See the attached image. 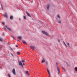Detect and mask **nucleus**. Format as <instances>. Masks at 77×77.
I'll return each mask as SVG.
<instances>
[{
  "mask_svg": "<svg viewBox=\"0 0 77 77\" xmlns=\"http://www.w3.org/2000/svg\"><path fill=\"white\" fill-rule=\"evenodd\" d=\"M42 32L43 33V34H44V35H47L48 36V33L47 32H45L44 31H42Z\"/></svg>",
  "mask_w": 77,
  "mask_h": 77,
  "instance_id": "f257e3e1",
  "label": "nucleus"
},
{
  "mask_svg": "<svg viewBox=\"0 0 77 77\" xmlns=\"http://www.w3.org/2000/svg\"><path fill=\"white\" fill-rule=\"evenodd\" d=\"M12 72L14 75H15L16 74V73L15 72V69H13Z\"/></svg>",
  "mask_w": 77,
  "mask_h": 77,
  "instance_id": "f03ea898",
  "label": "nucleus"
},
{
  "mask_svg": "<svg viewBox=\"0 0 77 77\" xmlns=\"http://www.w3.org/2000/svg\"><path fill=\"white\" fill-rule=\"evenodd\" d=\"M57 69L58 70V74H60V70L59 67H57Z\"/></svg>",
  "mask_w": 77,
  "mask_h": 77,
  "instance_id": "7ed1b4c3",
  "label": "nucleus"
},
{
  "mask_svg": "<svg viewBox=\"0 0 77 77\" xmlns=\"http://www.w3.org/2000/svg\"><path fill=\"white\" fill-rule=\"evenodd\" d=\"M19 65L22 66L23 67V64L22 63L21 61H19Z\"/></svg>",
  "mask_w": 77,
  "mask_h": 77,
  "instance_id": "20e7f679",
  "label": "nucleus"
},
{
  "mask_svg": "<svg viewBox=\"0 0 77 77\" xmlns=\"http://www.w3.org/2000/svg\"><path fill=\"white\" fill-rule=\"evenodd\" d=\"M3 16L5 17H6V18H8V14L6 13H5V15L3 14Z\"/></svg>",
  "mask_w": 77,
  "mask_h": 77,
  "instance_id": "39448f33",
  "label": "nucleus"
},
{
  "mask_svg": "<svg viewBox=\"0 0 77 77\" xmlns=\"http://www.w3.org/2000/svg\"><path fill=\"white\" fill-rule=\"evenodd\" d=\"M13 18H14V17L12 16H11L10 17V19L11 20H13Z\"/></svg>",
  "mask_w": 77,
  "mask_h": 77,
  "instance_id": "423d86ee",
  "label": "nucleus"
},
{
  "mask_svg": "<svg viewBox=\"0 0 77 77\" xmlns=\"http://www.w3.org/2000/svg\"><path fill=\"white\" fill-rule=\"evenodd\" d=\"M26 14L29 17H31V16H30V14H29V13L27 12H26Z\"/></svg>",
  "mask_w": 77,
  "mask_h": 77,
  "instance_id": "0eeeda50",
  "label": "nucleus"
},
{
  "mask_svg": "<svg viewBox=\"0 0 77 77\" xmlns=\"http://www.w3.org/2000/svg\"><path fill=\"white\" fill-rule=\"evenodd\" d=\"M43 60H42V61L41 62V63H42L43 62H45V59H44L43 58Z\"/></svg>",
  "mask_w": 77,
  "mask_h": 77,
  "instance_id": "6e6552de",
  "label": "nucleus"
},
{
  "mask_svg": "<svg viewBox=\"0 0 77 77\" xmlns=\"http://www.w3.org/2000/svg\"><path fill=\"white\" fill-rule=\"evenodd\" d=\"M47 71L48 72V74H49V75H50V71H49V70H48V69L47 68Z\"/></svg>",
  "mask_w": 77,
  "mask_h": 77,
  "instance_id": "1a4fd4ad",
  "label": "nucleus"
},
{
  "mask_svg": "<svg viewBox=\"0 0 77 77\" xmlns=\"http://www.w3.org/2000/svg\"><path fill=\"white\" fill-rule=\"evenodd\" d=\"M49 8H50V5H48L47 6V8L48 10L49 9Z\"/></svg>",
  "mask_w": 77,
  "mask_h": 77,
  "instance_id": "9d476101",
  "label": "nucleus"
},
{
  "mask_svg": "<svg viewBox=\"0 0 77 77\" xmlns=\"http://www.w3.org/2000/svg\"><path fill=\"white\" fill-rule=\"evenodd\" d=\"M18 38L20 40L22 39V37L21 36L18 37Z\"/></svg>",
  "mask_w": 77,
  "mask_h": 77,
  "instance_id": "9b49d317",
  "label": "nucleus"
},
{
  "mask_svg": "<svg viewBox=\"0 0 77 77\" xmlns=\"http://www.w3.org/2000/svg\"><path fill=\"white\" fill-rule=\"evenodd\" d=\"M25 73H26V74H27V75H29V72H28V71L26 72Z\"/></svg>",
  "mask_w": 77,
  "mask_h": 77,
  "instance_id": "f8f14e48",
  "label": "nucleus"
},
{
  "mask_svg": "<svg viewBox=\"0 0 77 77\" xmlns=\"http://www.w3.org/2000/svg\"><path fill=\"white\" fill-rule=\"evenodd\" d=\"M7 28L8 30H9V31H11V29L10 28L7 27Z\"/></svg>",
  "mask_w": 77,
  "mask_h": 77,
  "instance_id": "ddd939ff",
  "label": "nucleus"
},
{
  "mask_svg": "<svg viewBox=\"0 0 77 77\" xmlns=\"http://www.w3.org/2000/svg\"><path fill=\"white\" fill-rule=\"evenodd\" d=\"M20 52H17V55H19V54H20Z\"/></svg>",
  "mask_w": 77,
  "mask_h": 77,
  "instance_id": "4468645a",
  "label": "nucleus"
},
{
  "mask_svg": "<svg viewBox=\"0 0 77 77\" xmlns=\"http://www.w3.org/2000/svg\"><path fill=\"white\" fill-rule=\"evenodd\" d=\"M30 48H32V50H33V49L35 48V47L32 46H31Z\"/></svg>",
  "mask_w": 77,
  "mask_h": 77,
  "instance_id": "2eb2a0df",
  "label": "nucleus"
},
{
  "mask_svg": "<svg viewBox=\"0 0 77 77\" xmlns=\"http://www.w3.org/2000/svg\"><path fill=\"white\" fill-rule=\"evenodd\" d=\"M75 71H77V67H75Z\"/></svg>",
  "mask_w": 77,
  "mask_h": 77,
  "instance_id": "dca6fc26",
  "label": "nucleus"
},
{
  "mask_svg": "<svg viewBox=\"0 0 77 77\" xmlns=\"http://www.w3.org/2000/svg\"><path fill=\"white\" fill-rule=\"evenodd\" d=\"M0 41H1V42H2V41H3V40L0 38Z\"/></svg>",
  "mask_w": 77,
  "mask_h": 77,
  "instance_id": "f3484780",
  "label": "nucleus"
},
{
  "mask_svg": "<svg viewBox=\"0 0 77 77\" xmlns=\"http://www.w3.org/2000/svg\"><path fill=\"white\" fill-rule=\"evenodd\" d=\"M22 62H25V60H22Z\"/></svg>",
  "mask_w": 77,
  "mask_h": 77,
  "instance_id": "a211bd4d",
  "label": "nucleus"
},
{
  "mask_svg": "<svg viewBox=\"0 0 77 77\" xmlns=\"http://www.w3.org/2000/svg\"><path fill=\"white\" fill-rule=\"evenodd\" d=\"M23 43H24V44H26V42L24 41H23Z\"/></svg>",
  "mask_w": 77,
  "mask_h": 77,
  "instance_id": "6ab92c4d",
  "label": "nucleus"
},
{
  "mask_svg": "<svg viewBox=\"0 0 77 77\" xmlns=\"http://www.w3.org/2000/svg\"><path fill=\"white\" fill-rule=\"evenodd\" d=\"M57 17L58 18H60V16H59V15H57Z\"/></svg>",
  "mask_w": 77,
  "mask_h": 77,
  "instance_id": "aec40b11",
  "label": "nucleus"
},
{
  "mask_svg": "<svg viewBox=\"0 0 77 77\" xmlns=\"http://www.w3.org/2000/svg\"><path fill=\"white\" fill-rule=\"evenodd\" d=\"M62 69H63V70H64V71H65V68H63V67L62 68Z\"/></svg>",
  "mask_w": 77,
  "mask_h": 77,
  "instance_id": "412c9836",
  "label": "nucleus"
},
{
  "mask_svg": "<svg viewBox=\"0 0 77 77\" xmlns=\"http://www.w3.org/2000/svg\"><path fill=\"white\" fill-rule=\"evenodd\" d=\"M23 17H24V19L25 20H26V16H24Z\"/></svg>",
  "mask_w": 77,
  "mask_h": 77,
  "instance_id": "4be33fe9",
  "label": "nucleus"
},
{
  "mask_svg": "<svg viewBox=\"0 0 77 77\" xmlns=\"http://www.w3.org/2000/svg\"><path fill=\"white\" fill-rule=\"evenodd\" d=\"M63 42L64 44H65V45L66 46V44H65V42Z\"/></svg>",
  "mask_w": 77,
  "mask_h": 77,
  "instance_id": "5701e85b",
  "label": "nucleus"
},
{
  "mask_svg": "<svg viewBox=\"0 0 77 77\" xmlns=\"http://www.w3.org/2000/svg\"><path fill=\"white\" fill-rule=\"evenodd\" d=\"M58 23H61V21H59Z\"/></svg>",
  "mask_w": 77,
  "mask_h": 77,
  "instance_id": "b1692460",
  "label": "nucleus"
},
{
  "mask_svg": "<svg viewBox=\"0 0 77 77\" xmlns=\"http://www.w3.org/2000/svg\"><path fill=\"white\" fill-rule=\"evenodd\" d=\"M45 63L47 65L48 64V62H46Z\"/></svg>",
  "mask_w": 77,
  "mask_h": 77,
  "instance_id": "393cba45",
  "label": "nucleus"
},
{
  "mask_svg": "<svg viewBox=\"0 0 77 77\" xmlns=\"http://www.w3.org/2000/svg\"><path fill=\"white\" fill-rule=\"evenodd\" d=\"M2 24H3V25H5V23L3 22V23H2Z\"/></svg>",
  "mask_w": 77,
  "mask_h": 77,
  "instance_id": "a878e982",
  "label": "nucleus"
},
{
  "mask_svg": "<svg viewBox=\"0 0 77 77\" xmlns=\"http://www.w3.org/2000/svg\"><path fill=\"white\" fill-rule=\"evenodd\" d=\"M67 45H68V46H69V43H67Z\"/></svg>",
  "mask_w": 77,
  "mask_h": 77,
  "instance_id": "bb28decb",
  "label": "nucleus"
},
{
  "mask_svg": "<svg viewBox=\"0 0 77 77\" xmlns=\"http://www.w3.org/2000/svg\"><path fill=\"white\" fill-rule=\"evenodd\" d=\"M23 65H25V63H23Z\"/></svg>",
  "mask_w": 77,
  "mask_h": 77,
  "instance_id": "cd10ccee",
  "label": "nucleus"
},
{
  "mask_svg": "<svg viewBox=\"0 0 77 77\" xmlns=\"http://www.w3.org/2000/svg\"><path fill=\"white\" fill-rule=\"evenodd\" d=\"M1 6H2V9H3V6H2V5H1Z\"/></svg>",
  "mask_w": 77,
  "mask_h": 77,
  "instance_id": "c85d7f7f",
  "label": "nucleus"
},
{
  "mask_svg": "<svg viewBox=\"0 0 77 77\" xmlns=\"http://www.w3.org/2000/svg\"><path fill=\"white\" fill-rule=\"evenodd\" d=\"M18 46L17 45L16 46V47H18Z\"/></svg>",
  "mask_w": 77,
  "mask_h": 77,
  "instance_id": "c756f323",
  "label": "nucleus"
},
{
  "mask_svg": "<svg viewBox=\"0 0 77 77\" xmlns=\"http://www.w3.org/2000/svg\"><path fill=\"white\" fill-rule=\"evenodd\" d=\"M8 76L9 77H10V75H8Z\"/></svg>",
  "mask_w": 77,
  "mask_h": 77,
  "instance_id": "7c9ffc66",
  "label": "nucleus"
},
{
  "mask_svg": "<svg viewBox=\"0 0 77 77\" xmlns=\"http://www.w3.org/2000/svg\"><path fill=\"white\" fill-rule=\"evenodd\" d=\"M58 42H60V40H58Z\"/></svg>",
  "mask_w": 77,
  "mask_h": 77,
  "instance_id": "2f4dec72",
  "label": "nucleus"
},
{
  "mask_svg": "<svg viewBox=\"0 0 77 77\" xmlns=\"http://www.w3.org/2000/svg\"><path fill=\"white\" fill-rule=\"evenodd\" d=\"M12 38H14V37L13 36H12Z\"/></svg>",
  "mask_w": 77,
  "mask_h": 77,
  "instance_id": "473e14b6",
  "label": "nucleus"
},
{
  "mask_svg": "<svg viewBox=\"0 0 77 77\" xmlns=\"http://www.w3.org/2000/svg\"><path fill=\"white\" fill-rule=\"evenodd\" d=\"M3 29H5L4 28H3Z\"/></svg>",
  "mask_w": 77,
  "mask_h": 77,
  "instance_id": "72a5a7b5",
  "label": "nucleus"
},
{
  "mask_svg": "<svg viewBox=\"0 0 77 77\" xmlns=\"http://www.w3.org/2000/svg\"><path fill=\"white\" fill-rule=\"evenodd\" d=\"M56 64H57V63H56Z\"/></svg>",
  "mask_w": 77,
  "mask_h": 77,
  "instance_id": "f704fd0d",
  "label": "nucleus"
}]
</instances>
